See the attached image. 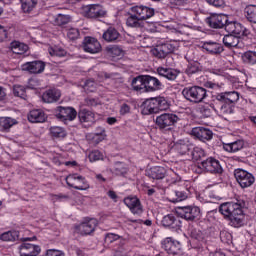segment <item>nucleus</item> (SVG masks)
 I'll list each match as a JSON object with an SVG mask.
<instances>
[{
	"mask_svg": "<svg viewBox=\"0 0 256 256\" xmlns=\"http://www.w3.org/2000/svg\"><path fill=\"white\" fill-rule=\"evenodd\" d=\"M245 201L237 200L236 202H225L219 206V213L230 221L231 227H243L245 214L243 213Z\"/></svg>",
	"mask_w": 256,
	"mask_h": 256,
	"instance_id": "f257e3e1",
	"label": "nucleus"
},
{
	"mask_svg": "<svg viewBox=\"0 0 256 256\" xmlns=\"http://www.w3.org/2000/svg\"><path fill=\"white\" fill-rule=\"evenodd\" d=\"M182 95L190 103H203L207 98V89L201 86H188L182 90Z\"/></svg>",
	"mask_w": 256,
	"mask_h": 256,
	"instance_id": "f03ea898",
	"label": "nucleus"
},
{
	"mask_svg": "<svg viewBox=\"0 0 256 256\" xmlns=\"http://www.w3.org/2000/svg\"><path fill=\"white\" fill-rule=\"evenodd\" d=\"M179 121V116L173 113H163L156 117L155 123L160 131H171Z\"/></svg>",
	"mask_w": 256,
	"mask_h": 256,
	"instance_id": "7ed1b4c3",
	"label": "nucleus"
},
{
	"mask_svg": "<svg viewBox=\"0 0 256 256\" xmlns=\"http://www.w3.org/2000/svg\"><path fill=\"white\" fill-rule=\"evenodd\" d=\"M225 31L238 38L243 37V39H253V34L251 33V30H249L247 27L237 21L228 22V24H226Z\"/></svg>",
	"mask_w": 256,
	"mask_h": 256,
	"instance_id": "20e7f679",
	"label": "nucleus"
},
{
	"mask_svg": "<svg viewBox=\"0 0 256 256\" xmlns=\"http://www.w3.org/2000/svg\"><path fill=\"white\" fill-rule=\"evenodd\" d=\"M234 177L242 189H248V187H251L255 183V176L242 168L234 170Z\"/></svg>",
	"mask_w": 256,
	"mask_h": 256,
	"instance_id": "39448f33",
	"label": "nucleus"
},
{
	"mask_svg": "<svg viewBox=\"0 0 256 256\" xmlns=\"http://www.w3.org/2000/svg\"><path fill=\"white\" fill-rule=\"evenodd\" d=\"M205 23L211 29H226L229 17L225 14H211L205 19Z\"/></svg>",
	"mask_w": 256,
	"mask_h": 256,
	"instance_id": "423d86ee",
	"label": "nucleus"
},
{
	"mask_svg": "<svg viewBox=\"0 0 256 256\" xmlns=\"http://www.w3.org/2000/svg\"><path fill=\"white\" fill-rule=\"evenodd\" d=\"M66 183L68 187H72L77 191H87L89 189V183L85 177L79 174H70L66 177Z\"/></svg>",
	"mask_w": 256,
	"mask_h": 256,
	"instance_id": "0eeeda50",
	"label": "nucleus"
},
{
	"mask_svg": "<svg viewBox=\"0 0 256 256\" xmlns=\"http://www.w3.org/2000/svg\"><path fill=\"white\" fill-rule=\"evenodd\" d=\"M55 116L63 123H67V121H75V119H77V110L73 107L58 106L55 109Z\"/></svg>",
	"mask_w": 256,
	"mask_h": 256,
	"instance_id": "6e6552de",
	"label": "nucleus"
},
{
	"mask_svg": "<svg viewBox=\"0 0 256 256\" xmlns=\"http://www.w3.org/2000/svg\"><path fill=\"white\" fill-rule=\"evenodd\" d=\"M177 213L185 221H195L201 215V209L197 206H184L178 208Z\"/></svg>",
	"mask_w": 256,
	"mask_h": 256,
	"instance_id": "1a4fd4ad",
	"label": "nucleus"
},
{
	"mask_svg": "<svg viewBox=\"0 0 256 256\" xmlns=\"http://www.w3.org/2000/svg\"><path fill=\"white\" fill-rule=\"evenodd\" d=\"M85 17L88 19H101L106 13L101 4H89L83 7Z\"/></svg>",
	"mask_w": 256,
	"mask_h": 256,
	"instance_id": "9d476101",
	"label": "nucleus"
},
{
	"mask_svg": "<svg viewBox=\"0 0 256 256\" xmlns=\"http://www.w3.org/2000/svg\"><path fill=\"white\" fill-rule=\"evenodd\" d=\"M200 167L208 173H212L214 175H221V173H223V167L221 166V163L219 160L213 157H209L202 161Z\"/></svg>",
	"mask_w": 256,
	"mask_h": 256,
	"instance_id": "9b49d317",
	"label": "nucleus"
},
{
	"mask_svg": "<svg viewBox=\"0 0 256 256\" xmlns=\"http://www.w3.org/2000/svg\"><path fill=\"white\" fill-rule=\"evenodd\" d=\"M82 47L85 53H90L91 55H95L101 51V43L97 38L86 36L82 42Z\"/></svg>",
	"mask_w": 256,
	"mask_h": 256,
	"instance_id": "f8f14e48",
	"label": "nucleus"
},
{
	"mask_svg": "<svg viewBox=\"0 0 256 256\" xmlns=\"http://www.w3.org/2000/svg\"><path fill=\"white\" fill-rule=\"evenodd\" d=\"M175 49V45L171 43H164L156 46L151 52L154 57H157L158 59H165V57H169V55H171Z\"/></svg>",
	"mask_w": 256,
	"mask_h": 256,
	"instance_id": "ddd939ff",
	"label": "nucleus"
},
{
	"mask_svg": "<svg viewBox=\"0 0 256 256\" xmlns=\"http://www.w3.org/2000/svg\"><path fill=\"white\" fill-rule=\"evenodd\" d=\"M164 249L168 255H183V246L181 242L167 238L164 241Z\"/></svg>",
	"mask_w": 256,
	"mask_h": 256,
	"instance_id": "4468645a",
	"label": "nucleus"
},
{
	"mask_svg": "<svg viewBox=\"0 0 256 256\" xmlns=\"http://www.w3.org/2000/svg\"><path fill=\"white\" fill-rule=\"evenodd\" d=\"M97 228V219L91 218L86 222H82L80 225L76 227L77 233L79 235H91L95 232V229Z\"/></svg>",
	"mask_w": 256,
	"mask_h": 256,
	"instance_id": "2eb2a0df",
	"label": "nucleus"
},
{
	"mask_svg": "<svg viewBox=\"0 0 256 256\" xmlns=\"http://www.w3.org/2000/svg\"><path fill=\"white\" fill-rule=\"evenodd\" d=\"M132 13L135 14L140 21H145L155 15V9L143 5L134 6L132 7Z\"/></svg>",
	"mask_w": 256,
	"mask_h": 256,
	"instance_id": "dca6fc26",
	"label": "nucleus"
},
{
	"mask_svg": "<svg viewBox=\"0 0 256 256\" xmlns=\"http://www.w3.org/2000/svg\"><path fill=\"white\" fill-rule=\"evenodd\" d=\"M223 44L224 47H227V49H243L245 47V44L241 40V38L233 35L228 34L223 37Z\"/></svg>",
	"mask_w": 256,
	"mask_h": 256,
	"instance_id": "f3484780",
	"label": "nucleus"
},
{
	"mask_svg": "<svg viewBox=\"0 0 256 256\" xmlns=\"http://www.w3.org/2000/svg\"><path fill=\"white\" fill-rule=\"evenodd\" d=\"M124 204L130 209L133 215H141L143 213V206L141 200L137 197H127L124 199Z\"/></svg>",
	"mask_w": 256,
	"mask_h": 256,
	"instance_id": "a211bd4d",
	"label": "nucleus"
},
{
	"mask_svg": "<svg viewBox=\"0 0 256 256\" xmlns=\"http://www.w3.org/2000/svg\"><path fill=\"white\" fill-rule=\"evenodd\" d=\"M161 225L165 229H181V220L173 214H167L162 218Z\"/></svg>",
	"mask_w": 256,
	"mask_h": 256,
	"instance_id": "6ab92c4d",
	"label": "nucleus"
},
{
	"mask_svg": "<svg viewBox=\"0 0 256 256\" xmlns=\"http://www.w3.org/2000/svg\"><path fill=\"white\" fill-rule=\"evenodd\" d=\"M191 133L193 137H196V139H199V141H203V143L213 139V132L205 127H195L192 129Z\"/></svg>",
	"mask_w": 256,
	"mask_h": 256,
	"instance_id": "aec40b11",
	"label": "nucleus"
},
{
	"mask_svg": "<svg viewBox=\"0 0 256 256\" xmlns=\"http://www.w3.org/2000/svg\"><path fill=\"white\" fill-rule=\"evenodd\" d=\"M216 101L219 103H229L230 105L235 106L237 101H239V93L235 91L220 93L216 96Z\"/></svg>",
	"mask_w": 256,
	"mask_h": 256,
	"instance_id": "412c9836",
	"label": "nucleus"
},
{
	"mask_svg": "<svg viewBox=\"0 0 256 256\" xmlns=\"http://www.w3.org/2000/svg\"><path fill=\"white\" fill-rule=\"evenodd\" d=\"M144 83L146 87V93H153V91H159L162 85L159 79L150 75H144Z\"/></svg>",
	"mask_w": 256,
	"mask_h": 256,
	"instance_id": "4be33fe9",
	"label": "nucleus"
},
{
	"mask_svg": "<svg viewBox=\"0 0 256 256\" xmlns=\"http://www.w3.org/2000/svg\"><path fill=\"white\" fill-rule=\"evenodd\" d=\"M20 256H37L41 253V247L31 243H24L20 245Z\"/></svg>",
	"mask_w": 256,
	"mask_h": 256,
	"instance_id": "5701e85b",
	"label": "nucleus"
},
{
	"mask_svg": "<svg viewBox=\"0 0 256 256\" xmlns=\"http://www.w3.org/2000/svg\"><path fill=\"white\" fill-rule=\"evenodd\" d=\"M202 49L210 53V55H219L223 53V45L213 42V41H204L202 42Z\"/></svg>",
	"mask_w": 256,
	"mask_h": 256,
	"instance_id": "b1692460",
	"label": "nucleus"
},
{
	"mask_svg": "<svg viewBox=\"0 0 256 256\" xmlns=\"http://www.w3.org/2000/svg\"><path fill=\"white\" fill-rule=\"evenodd\" d=\"M61 99V91L59 89L46 90L42 95L44 103H57Z\"/></svg>",
	"mask_w": 256,
	"mask_h": 256,
	"instance_id": "393cba45",
	"label": "nucleus"
},
{
	"mask_svg": "<svg viewBox=\"0 0 256 256\" xmlns=\"http://www.w3.org/2000/svg\"><path fill=\"white\" fill-rule=\"evenodd\" d=\"M159 113L155 98H149L142 104V115H153Z\"/></svg>",
	"mask_w": 256,
	"mask_h": 256,
	"instance_id": "a878e982",
	"label": "nucleus"
},
{
	"mask_svg": "<svg viewBox=\"0 0 256 256\" xmlns=\"http://www.w3.org/2000/svg\"><path fill=\"white\" fill-rule=\"evenodd\" d=\"M78 119L80 123H88V125H93V123H95V113L89 109H80L78 112Z\"/></svg>",
	"mask_w": 256,
	"mask_h": 256,
	"instance_id": "bb28decb",
	"label": "nucleus"
},
{
	"mask_svg": "<svg viewBox=\"0 0 256 256\" xmlns=\"http://www.w3.org/2000/svg\"><path fill=\"white\" fill-rule=\"evenodd\" d=\"M157 73L160 77H165L166 79H169V81H175L177 75H179V71L167 68V66L158 67Z\"/></svg>",
	"mask_w": 256,
	"mask_h": 256,
	"instance_id": "cd10ccee",
	"label": "nucleus"
},
{
	"mask_svg": "<svg viewBox=\"0 0 256 256\" xmlns=\"http://www.w3.org/2000/svg\"><path fill=\"white\" fill-rule=\"evenodd\" d=\"M1 241H19V231H8L0 235ZM36 237L21 238L22 241H33Z\"/></svg>",
	"mask_w": 256,
	"mask_h": 256,
	"instance_id": "c85d7f7f",
	"label": "nucleus"
},
{
	"mask_svg": "<svg viewBox=\"0 0 256 256\" xmlns=\"http://www.w3.org/2000/svg\"><path fill=\"white\" fill-rule=\"evenodd\" d=\"M45 119L47 117H45V112L41 109L31 110L28 114V121L30 123H45Z\"/></svg>",
	"mask_w": 256,
	"mask_h": 256,
	"instance_id": "c756f323",
	"label": "nucleus"
},
{
	"mask_svg": "<svg viewBox=\"0 0 256 256\" xmlns=\"http://www.w3.org/2000/svg\"><path fill=\"white\" fill-rule=\"evenodd\" d=\"M121 34L119 31L113 27H109L102 35V38L107 43H114V41H119Z\"/></svg>",
	"mask_w": 256,
	"mask_h": 256,
	"instance_id": "7c9ffc66",
	"label": "nucleus"
},
{
	"mask_svg": "<svg viewBox=\"0 0 256 256\" xmlns=\"http://www.w3.org/2000/svg\"><path fill=\"white\" fill-rule=\"evenodd\" d=\"M166 174L167 171L161 166L152 167L146 171V175L150 179H165Z\"/></svg>",
	"mask_w": 256,
	"mask_h": 256,
	"instance_id": "2f4dec72",
	"label": "nucleus"
},
{
	"mask_svg": "<svg viewBox=\"0 0 256 256\" xmlns=\"http://www.w3.org/2000/svg\"><path fill=\"white\" fill-rule=\"evenodd\" d=\"M175 149L180 155H191L193 151V144L185 143L183 140L178 141L175 144Z\"/></svg>",
	"mask_w": 256,
	"mask_h": 256,
	"instance_id": "473e14b6",
	"label": "nucleus"
},
{
	"mask_svg": "<svg viewBox=\"0 0 256 256\" xmlns=\"http://www.w3.org/2000/svg\"><path fill=\"white\" fill-rule=\"evenodd\" d=\"M23 13H33L39 5V0H20Z\"/></svg>",
	"mask_w": 256,
	"mask_h": 256,
	"instance_id": "72a5a7b5",
	"label": "nucleus"
},
{
	"mask_svg": "<svg viewBox=\"0 0 256 256\" xmlns=\"http://www.w3.org/2000/svg\"><path fill=\"white\" fill-rule=\"evenodd\" d=\"M131 86L134 91H140V93H146L145 87V75L133 78Z\"/></svg>",
	"mask_w": 256,
	"mask_h": 256,
	"instance_id": "f704fd0d",
	"label": "nucleus"
},
{
	"mask_svg": "<svg viewBox=\"0 0 256 256\" xmlns=\"http://www.w3.org/2000/svg\"><path fill=\"white\" fill-rule=\"evenodd\" d=\"M10 47L15 55H25V52L29 51V46L19 41L11 42Z\"/></svg>",
	"mask_w": 256,
	"mask_h": 256,
	"instance_id": "c9c22d12",
	"label": "nucleus"
},
{
	"mask_svg": "<svg viewBox=\"0 0 256 256\" xmlns=\"http://www.w3.org/2000/svg\"><path fill=\"white\" fill-rule=\"evenodd\" d=\"M49 54L52 63H56V65H58V63H62V61H57L55 59H61L62 57H65V55H67V51L61 48H49Z\"/></svg>",
	"mask_w": 256,
	"mask_h": 256,
	"instance_id": "e433bc0d",
	"label": "nucleus"
},
{
	"mask_svg": "<svg viewBox=\"0 0 256 256\" xmlns=\"http://www.w3.org/2000/svg\"><path fill=\"white\" fill-rule=\"evenodd\" d=\"M245 143L243 140H237L232 143L224 144V150L228 151V153H237V151H241L243 149Z\"/></svg>",
	"mask_w": 256,
	"mask_h": 256,
	"instance_id": "4c0bfd02",
	"label": "nucleus"
},
{
	"mask_svg": "<svg viewBox=\"0 0 256 256\" xmlns=\"http://www.w3.org/2000/svg\"><path fill=\"white\" fill-rule=\"evenodd\" d=\"M50 135L54 137V139H65V137H67V131L63 127L52 126L50 127Z\"/></svg>",
	"mask_w": 256,
	"mask_h": 256,
	"instance_id": "58836bf2",
	"label": "nucleus"
},
{
	"mask_svg": "<svg viewBox=\"0 0 256 256\" xmlns=\"http://www.w3.org/2000/svg\"><path fill=\"white\" fill-rule=\"evenodd\" d=\"M17 121L13 118L9 117H1L0 118V131H9L13 125H16Z\"/></svg>",
	"mask_w": 256,
	"mask_h": 256,
	"instance_id": "ea45409f",
	"label": "nucleus"
},
{
	"mask_svg": "<svg viewBox=\"0 0 256 256\" xmlns=\"http://www.w3.org/2000/svg\"><path fill=\"white\" fill-rule=\"evenodd\" d=\"M187 199V192L176 190L170 194V201L172 203H179L181 201H185Z\"/></svg>",
	"mask_w": 256,
	"mask_h": 256,
	"instance_id": "a19ab883",
	"label": "nucleus"
},
{
	"mask_svg": "<svg viewBox=\"0 0 256 256\" xmlns=\"http://www.w3.org/2000/svg\"><path fill=\"white\" fill-rule=\"evenodd\" d=\"M242 61L248 65H256V52L255 51H247L242 54Z\"/></svg>",
	"mask_w": 256,
	"mask_h": 256,
	"instance_id": "79ce46f5",
	"label": "nucleus"
},
{
	"mask_svg": "<svg viewBox=\"0 0 256 256\" xmlns=\"http://www.w3.org/2000/svg\"><path fill=\"white\" fill-rule=\"evenodd\" d=\"M246 19L249 23L256 24V5H250L245 8Z\"/></svg>",
	"mask_w": 256,
	"mask_h": 256,
	"instance_id": "37998d69",
	"label": "nucleus"
},
{
	"mask_svg": "<svg viewBox=\"0 0 256 256\" xmlns=\"http://www.w3.org/2000/svg\"><path fill=\"white\" fill-rule=\"evenodd\" d=\"M190 156L193 161H201V159L205 157V151L200 147L192 146V150L190 151Z\"/></svg>",
	"mask_w": 256,
	"mask_h": 256,
	"instance_id": "c03bdc74",
	"label": "nucleus"
},
{
	"mask_svg": "<svg viewBox=\"0 0 256 256\" xmlns=\"http://www.w3.org/2000/svg\"><path fill=\"white\" fill-rule=\"evenodd\" d=\"M200 113L203 117H211L213 115V111H217V107L213 104H204L200 106Z\"/></svg>",
	"mask_w": 256,
	"mask_h": 256,
	"instance_id": "a18cd8bd",
	"label": "nucleus"
},
{
	"mask_svg": "<svg viewBox=\"0 0 256 256\" xmlns=\"http://www.w3.org/2000/svg\"><path fill=\"white\" fill-rule=\"evenodd\" d=\"M108 53L112 59H119L124 55L123 48L117 45L108 48Z\"/></svg>",
	"mask_w": 256,
	"mask_h": 256,
	"instance_id": "49530a36",
	"label": "nucleus"
},
{
	"mask_svg": "<svg viewBox=\"0 0 256 256\" xmlns=\"http://www.w3.org/2000/svg\"><path fill=\"white\" fill-rule=\"evenodd\" d=\"M154 100L156 101V108L159 111H167L169 109V103L164 97H155Z\"/></svg>",
	"mask_w": 256,
	"mask_h": 256,
	"instance_id": "de8ad7c7",
	"label": "nucleus"
},
{
	"mask_svg": "<svg viewBox=\"0 0 256 256\" xmlns=\"http://www.w3.org/2000/svg\"><path fill=\"white\" fill-rule=\"evenodd\" d=\"M100 132H96L92 135V141L95 143V145H99L101 141H104V139L107 137V134H105V128L100 127Z\"/></svg>",
	"mask_w": 256,
	"mask_h": 256,
	"instance_id": "09e8293b",
	"label": "nucleus"
},
{
	"mask_svg": "<svg viewBox=\"0 0 256 256\" xmlns=\"http://www.w3.org/2000/svg\"><path fill=\"white\" fill-rule=\"evenodd\" d=\"M22 71H28V73H43L45 71V65H28V66H23Z\"/></svg>",
	"mask_w": 256,
	"mask_h": 256,
	"instance_id": "8fccbe9b",
	"label": "nucleus"
},
{
	"mask_svg": "<svg viewBox=\"0 0 256 256\" xmlns=\"http://www.w3.org/2000/svg\"><path fill=\"white\" fill-rule=\"evenodd\" d=\"M66 37L69 41H77V39L81 37V32H79V29L77 28H69L66 30Z\"/></svg>",
	"mask_w": 256,
	"mask_h": 256,
	"instance_id": "3c124183",
	"label": "nucleus"
},
{
	"mask_svg": "<svg viewBox=\"0 0 256 256\" xmlns=\"http://www.w3.org/2000/svg\"><path fill=\"white\" fill-rule=\"evenodd\" d=\"M126 25L128 27L139 28L141 27V20L135 14H132L127 18Z\"/></svg>",
	"mask_w": 256,
	"mask_h": 256,
	"instance_id": "603ef678",
	"label": "nucleus"
},
{
	"mask_svg": "<svg viewBox=\"0 0 256 256\" xmlns=\"http://www.w3.org/2000/svg\"><path fill=\"white\" fill-rule=\"evenodd\" d=\"M113 173H114L115 175H126V173H127V167H126L125 164L122 163V162H116V163L114 164Z\"/></svg>",
	"mask_w": 256,
	"mask_h": 256,
	"instance_id": "864d4df0",
	"label": "nucleus"
},
{
	"mask_svg": "<svg viewBox=\"0 0 256 256\" xmlns=\"http://www.w3.org/2000/svg\"><path fill=\"white\" fill-rule=\"evenodd\" d=\"M220 113L223 115H231L233 113V107H235L233 104L227 103V102H220Z\"/></svg>",
	"mask_w": 256,
	"mask_h": 256,
	"instance_id": "5fc2aeb1",
	"label": "nucleus"
},
{
	"mask_svg": "<svg viewBox=\"0 0 256 256\" xmlns=\"http://www.w3.org/2000/svg\"><path fill=\"white\" fill-rule=\"evenodd\" d=\"M69 21H71V17L69 15H63V14H58L55 19V23L59 27H61L63 25H67V23H69Z\"/></svg>",
	"mask_w": 256,
	"mask_h": 256,
	"instance_id": "6e6d98bb",
	"label": "nucleus"
},
{
	"mask_svg": "<svg viewBox=\"0 0 256 256\" xmlns=\"http://www.w3.org/2000/svg\"><path fill=\"white\" fill-rule=\"evenodd\" d=\"M13 93L15 97H20L21 99H25V97H27L25 87L21 85H14Z\"/></svg>",
	"mask_w": 256,
	"mask_h": 256,
	"instance_id": "4d7b16f0",
	"label": "nucleus"
},
{
	"mask_svg": "<svg viewBox=\"0 0 256 256\" xmlns=\"http://www.w3.org/2000/svg\"><path fill=\"white\" fill-rule=\"evenodd\" d=\"M89 159L91 162L103 161V153L99 150H94L89 154Z\"/></svg>",
	"mask_w": 256,
	"mask_h": 256,
	"instance_id": "13d9d810",
	"label": "nucleus"
},
{
	"mask_svg": "<svg viewBox=\"0 0 256 256\" xmlns=\"http://www.w3.org/2000/svg\"><path fill=\"white\" fill-rule=\"evenodd\" d=\"M120 238L119 235L114 234V233H108L105 235L104 241L105 243H107V245L113 243L114 241H118V239Z\"/></svg>",
	"mask_w": 256,
	"mask_h": 256,
	"instance_id": "bf43d9fd",
	"label": "nucleus"
},
{
	"mask_svg": "<svg viewBox=\"0 0 256 256\" xmlns=\"http://www.w3.org/2000/svg\"><path fill=\"white\" fill-rule=\"evenodd\" d=\"M190 237H192V239H196L197 241H201V239H203V232L195 228L191 229Z\"/></svg>",
	"mask_w": 256,
	"mask_h": 256,
	"instance_id": "052dcab7",
	"label": "nucleus"
},
{
	"mask_svg": "<svg viewBox=\"0 0 256 256\" xmlns=\"http://www.w3.org/2000/svg\"><path fill=\"white\" fill-rule=\"evenodd\" d=\"M220 239L222 243H231L233 236L229 232L222 231L220 232Z\"/></svg>",
	"mask_w": 256,
	"mask_h": 256,
	"instance_id": "680f3d73",
	"label": "nucleus"
},
{
	"mask_svg": "<svg viewBox=\"0 0 256 256\" xmlns=\"http://www.w3.org/2000/svg\"><path fill=\"white\" fill-rule=\"evenodd\" d=\"M9 37V27L0 24V41H5Z\"/></svg>",
	"mask_w": 256,
	"mask_h": 256,
	"instance_id": "e2e57ef3",
	"label": "nucleus"
},
{
	"mask_svg": "<svg viewBox=\"0 0 256 256\" xmlns=\"http://www.w3.org/2000/svg\"><path fill=\"white\" fill-rule=\"evenodd\" d=\"M206 3L208 5H211L212 7H216L219 9V7L225 6V0H206Z\"/></svg>",
	"mask_w": 256,
	"mask_h": 256,
	"instance_id": "0e129e2a",
	"label": "nucleus"
},
{
	"mask_svg": "<svg viewBox=\"0 0 256 256\" xmlns=\"http://www.w3.org/2000/svg\"><path fill=\"white\" fill-rule=\"evenodd\" d=\"M198 71H201V68L197 65H190L186 68L187 75H194V73H198Z\"/></svg>",
	"mask_w": 256,
	"mask_h": 256,
	"instance_id": "69168bd1",
	"label": "nucleus"
},
{
	"mask_svg": "<svg viewBox=\"0 0 256 256\" xmlns=\"http://www.w3.org/2000/svg\"><path fill=\"white\" fill-rule=\"evenodd\" d=\"M46 256H65V253L59 250L50 249V250H47Z\"/></svg>",
	"mask_w": 256,
	"mask_h": 256,
	"instance_id": "338daca9",
	"label": "nucleus"
},
{
	"mask_svg": "<svg viewBox=\"0 0 256 256\" xmlns=\"http://www.w3.org/2000/svg\"><path fill=\"white\" fill-rule=\"evenodd\" d=\"M214 75H229L225 68H214L211 71Z\"/></svg>",
	"mask_w": 256,
	"mask_h": 256,
	"instance_id": "774afa93",
	"label": "nucleus"
}]
</instances>
